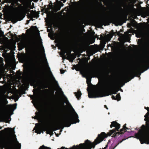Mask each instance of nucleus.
I'll use <instances>...</instances> for the list:
<instances>
[{
  "instance_id": "1a4fd4ad",
  "label": "nucleus",
  "mask_w": 149,
  "mask_h": 149,
  "mask_svg": "<svg viewBox=\"0 0 149 149\" xmlns=\"http://www.w3.org/2000/svg\"><path fill=\"white\" fill-rule=\"evenodd\" d=\"M65 102H63L61 103V106L63 107L61 108V111L58 112V115L60 116L61 115L63 114L64 113H65V111H64V110H63L64 109H65L66 108V106L65 105Z\"/></svg>"
},
{
  "instance_id": "de8ad7c7",
  "label": "nucleus",
  "mask_w": 149,
  "mask_h": 149,
  "mask_svg": "<svg viewBox=\"0 0 149 149\" xmlns=\"http://www.w3.org/2000/svg\"><path fill=\"white\" fill-rule=\"evenodd\" d=\"M66 0H62V1H63L64 2H65Z\"/></svg>"
},
{
  "instance_id": "9d476101",
  "label": "nucleus",
  "mask_w": 149,
  "mask_h": 149,
  "mask_svg": "<svg viewBox=\"0 0 149 149\" xmlns=\"http://www.w3.org/2000/svg\"><path fill=\"white\" fill-rule=\"evenodd\" d=\"M129 137H126V138L125 139H123L121 141H120L118 142V143L116 144L114 142H113L111 145V146L108 149H114L116 146H117L119 143H121L122 141L126 139H127Z\"/></svg>"
},
{
  "instance_id": "58836bf2",
  "label": "nucleus",
  "mask_w": 149,
  "mask_h": 149,
  "mask_svg": "<svg viewBox=\"0 0 149 149\" xmlns=\"http://www.w3.org/2000/svg\"><path fill=\"white\" fill-rule=\"evenodd\" d=\"M104 107L105 108L107 109H108V107H107V106L106 105H104Z\"/></svg>"
},
{
  "instance_id": "338daca9",
  "label": "nucleus",
  "mask_w": 149,
  "mask_h": 149,
  "mask_svg": "<svg viewBox=\"0 0 149 149\" xmlns=\"http://www.w3.org/2000/svg\"><path fill=\"white\" fill-rule=\"evenodd\" d=\"M125 84H123V85H124Z\"/></svg>"
},
{
  "instance_id": "4c0bfd02",
  "label": "nucleus",
  "mask_w": 149,
  "mask_h": 149,
  "mask_svg": "<svg viewBox=\"0 0 149 149\" xmlns=\"http://www.w3.org/2000/svg\"><path fill=\"white\" fill-rule=\"evenodd\" d=\"M0 33H1V36L3 35L4 33H3V31H1V32H0Z\"/></svg>"
},
{
  "instance_id": "603ef678",
  "label": "nucleus",
  "mask_w": 149,
  "mask_h": 149,
  "mask_svg": "<svg viewBox=\"0 0 149 149\" xmlns=\"http://www.w3.org/2000/svg\"><path fill=\"white\" fill-rule=\"evenodd\" d=\"M46 62H47V66H48V63H47V61H46Z\"/></svg>"
},
{
  "instance_id": "c03bdc74",
  "label": "nucleus",
  "mask_w": 149,
  "mask_h": 149,
  "mask_svg": "<svg viewBox=\"0 0 149 149\" xmlns=\"http://www.w3.org/2000/svg\"><path fill=\"white\" fill-rule=\"evenodd\" d=\"M53 77V79H54V80L56 81V82H57V81H56L55 80V79L54 77Z\"/></svg>"
},
{
  "instance_id": "f257e3e1",
  "label": "nucleus",
  "mask_w": 149,
  "mask_h": 149,
  "mask_svg": "<svg viewBox=\"0 0 149 149\" xmlns=\"http://www.w3.org/2000/svg\"><path fill=\"white\" fill-rule=\"evenodd\" d=\"M126 124H125L123 126L122 128L120 129V131H118V130L120 127V125L116 121H113L111 123V124L110 125V127L112 128V127H115V128L112 130L109 131V132H108L106 134L104 132H102V133H104L105 134L103 135H101L100 137V138L104 137L103 140L106 137H107L108 136H110L112 134V137L114 138H117V137L120 135L119 137L122 136H123V134L125 132H128V133L130 132H129L127 131V130H130V128H128L126 127Z\"/></svg>"
},
{
  "instance_id": "72a5a7b5",
  "label": "nucleus",
  "mask_w": 149,
  "mask_h": 149,
  "mask_svg": "<svg viewBox=\"0 0 149 149\" xmlns=\"http://www.w3.org/2000/svg\"><path fill=\"white\" fill-rule=\"evenodd\" d=\"M60 72L61 73V74H63L64 73V70H60Z\"/></svg>"
},
{
  "instance_id": "79ce46f5",
  "label": "nucleus",
  "mask_w": 149,
  "mask_h": 149,
  "mask_svg": "<svg viewBox=\"0 0 149 149\" xmlns=\"http://www.w3.org/2000/svg\"><path fill=\"white\" fill-rule=\"evenodd\" d=\"M40 43H41V44L42 46L43 47V45H42V41H41L40 42Z\"/></svg>"
},
{
  "instance_id": "680f3d73",
  "label": "nucleus",
  "mask_w": 149,
  "mask_h": 149,
  "mask_svg": "<svg viewBox=\"0 0 149 149\" xmlns=\"http://www.w3.org/2000/svg\"><path fill=\"white\" fill-rule=\"evenodd\" d=\"M4 127V125L2 127Z\"/></svg>"
},
{
  "instance_id": "3c124183",
  "label": "nucleus",
  "mask_w": 149,
  "mask_h": 149,
  "mask_svg": "<svg viewBox=\"0 0 149 149\" xmlns=\"http://www.w3.org/2000/svg\"><path fill=\"white\" fill-rule=\"evenodd\" d=\"M120 91H121L122 92L123 91V90L122 89H121Z\"/></svg>"
},
{
  "instance_id": "13d9d810",
  "label": "nucleus",
  "mask_w": 149,
  "mask_h": 149,
  "mask_svg": "<svg viewBox=\"0 0 149 149\" xmlns=\"http://www.w3.org/2000/svg\"><path fill=\"white\" fill-rule=\"evenodd\" d=\"M27 22H29V20H27Z\"/></svg>"
},
{
  "instance_id": "2eb2a0df",
  "label": "nucleus",
  "mask_w": 149,
  "mask_h": 149,
  "mask_svg": "<svg viewBox=\"0 0 149 149\" xmlns=\"http://www.w3.org/2000/svg\"><path fill=\"white\" fill-rule=\"evenodd\" d=\"M9 129H10L11 130H13V133L14 134L15 132L14 131V128L13 129L10 127H8L7 128H5L4 130H2L1 131H0V133H1V134H5L8 131V130Z\"/></svg>"
},
{
  "instance_id": "864d4df0",
  "label": "nucleus",
  "mask_w": 149,
  "mask_h": 149,
  "mask_svg": "<svg viewBox=\"0 0 149 149\" xmlns=\"http://www.w3.org/2000/svg\"><path fill=\"white\" fill-rule=\"evenodd\" d=\"M148 68H149V67H148V68H147V69L146 70H147Z\"/></svg>"
},
{
  "instance_id": "e2e57ef3",
  "label": "nucleus",
  "mask_w": 149,
  "mask_h": 149,
  "mask_svg": "<svg viewBox=\"0 0 149 149\" xmlns=\"http://www.w3.org/2000/svg\"><path fill=\"white\" fill-rule=\"evenodd\" d=\"M46 90L47 91L48 90V89H46Z\"/></svg>"
},
{
  "instance_id": "4468645a",
  "label": "nucleus",
  "mask_w": 149,
  "mask_h": 149,
  "mask_svg": "<svg viewBox=\"0 0 149 149\" xmlns=\"http://www.w3.org/2000/svg\"><path fill=\"white\" fill-rule=\"evenodd\" d=\"M93 74L94 72L92 70L85 71L84 72V74L86 77V78L87 79H88L87 78L88 77H90Z\"/></svg>"
},
{
  "instance_id": "6e6d98bb",
  "label": "nucleus",
  "mask_w": 149,
  "mask_h": 149,
  "mask_svg": "<svg viewBox=\"0 0 149 149\" xmlns=\"http://www.w3.org/2000/svg\"><path fill=\"white\" fill-rule=\"evenodd\" d=\"M91 81V78H90V81Z\"/></svg>"
},
{
  "instance_id": "09e8293b",
  "label": "nucleus",
  "mask_w": 149,
  "mask_h": 149,
  "mask_svg": "<svg viewBox=\"0 0 149 149\" xmlns=\"http://www.w3.org/2000/svg\"><path fill=\"white\" fill-rule=\"evenodd\" d=\"M48 66V68H49V70H50V68H49V66Z\"/></svg>"
},
{
  "instance_id": "39448f33",
  "label": "nucleus",
  "mask_w": 149,
  "mask_h": 149,
  "mask_svg": "<svg viewBox=\"0 0 149 149\" xmlns=\"http://www.w3.org/2000/svg\"><path fill=\"white\" fill-rule=\"evenodd\" d=\"M88 91V97L90 98H95L104 96H107L112 94H116L118 92L117 90L112 91L110 89V87H104L102 89V92L104 94V96H102L99 92L97 91H89L88 88H87Z\"/></svg>"
},
{
  "instance_id": "a878e982",
  "label": "nucleus",
  "mask_w": 149,
  "mask_h": 149,
  "mask_svg": "<svg viewBox=\"0 0 149 149\" xmlns=\"http://www.w3.org/2000/svg\"><path fill=\"white\" fill-rule=\"evenodd\" d=\"M63 120H64V118L63 119V120H62L61 122H60V123H58V126H59V128L58 129V128H57L56 127H55V128H54V130H58V129H62V128H61V126L60 125V123H62V122L63 121Z\"/></svg>"
},
{
  "instance_id": "0e129e2a",
  "label": "nucleus",
  "mask_w": 149,
  "mask_h": 149,
  "mask_svg": "<svg viewBox=\"0 0 149 149\" xmlns=\"http://www.w3.org/2000/svg\"><path fill=\"white\" fill-rule=\"evenodd\" d=\"M56 136H58V135H56Z\"/></svg>"
},
{
  "instance_id": "a19ab883",
  "label": "nucleus",
  "mask_w": 149,
  "mask_h": 149,
  "mask_svg": "<svg viewBox=\"0 0 149 149\" xmlns=\"http://www.w3.org/2000/svg\"><path fill=\"white\" fill-rule=\"evenodd\" d=\"M120 9L122 11H123V9L121 7H120Z\"/></svg>"
},
{
  "instance_id": "5fc2aeb1",
  "label": "nucleus",
  "mask_w": 149,
  "mask_h": 149,
  "mask_svg": "<svg viewBox=\"0 0 149 149\" xmlns=\"http://www.w3.org/2000/svg\"><path fill=\"white\" fill-rule=\"evenodd\" d=\"M24 46H23V47H22V49L24 48Z\"/></svg>"
},
{
  "instance_id": "20e7f679",
  "label": "nucleus",
  "mask_w": 149,
  "mask_h": 149,
  "mask_svg": "<svg viewBox=\"0 0 149 149\" xmlns=\"http://www.w3.org/2000/svg\"><path fill=\"white\" fill-rule=\"evenodd\" d=\"M134 137L139 139L141 144H149V131L144 125H142L138 132L135 134Z\"/></svg>"
},
{
  "instance_id": "bb28decb",
  "label": "nucleus",
  "mask_w": 149,
  "mask_h": 149,
  "mask_svg": "<svg viewBox=\"0 0 149 149\" xmlns=\"http://www.w3.org/2000/svg\"><path fill=\"white\" fill-rule=\"evenodd\" d=\"M61 7L59 5H57L56 6L55 9V11L57 12V11H58V10H60L61 9Z\"/></svg>"
},
{
  "instance_id": "ea45409f",
  "label": "nucleus",
  "mask_w": 149,
  "mask_h": 149,
  "mask_svg": "<svg viewBox=\"0 0 149 149\" xmlns=\"http://www.w3.org/2000/svg\"><path fill=\"white\" fill-rule=\"evenodd\" d=\"M128 27H129L130 28V23H129L128 24Z\"/></svg>"
},
{
  "instance_id": "473e14b6",
  "label": "nucleus",
  "mask_w": 149,
  "mask_h": 149,
  "mask_svg": "<svg viewBox=\"0 0 149 149\" xmlns=\"http://www.w3.org/2000/svg\"><path fill=\"white\" fill-rule=\"evenodd\" d=\"M47 6H48V7H49L50 8L52 7V6H53V5H52V2H51V3H49L48 5Z\"/></svg>"
},
{
  "instance_id": "b1692460",
  "label": "nucleus",
  "mask_w": 149,
  "mask_h": 149,
  "mask_svg": "<svg viewBox=\"0 0 149 149\" xmlns=\"http://www.w3.org/2000/svg\"><path fill=\"white\" fill-rule=\"evenodd\" d=\"M144 120L146 121V125L149 127V119L146 117H145Z\"/></svg>"
},
{
  "instance_id": "2f4dec72",
  "label": "nucleus",
  "mask_w": 149,
  "mask_h": 149,
  "mask_svg": "<svg viewBox=\"0 0 149 149\" xmlns=\"http://www.w3.org/2000/svg\"><path fill=\"white\" fill-rule=\"evenodd\" d=\"M58 5H59L61 7L63 6L64 4L62 2L59 1V4Z\"/></svg>"
},
{
  "instance_id": "4be33fe9",
  "label": "nucleus",
  "mask_w": 149,
  "mask_h": 149,
  "mask_svg": "<svg viewBox=\"0 0 149 149\" xmlns=\"http://www.w3.org/2000/svg\"><path fill=\"white\" fill-rule=\"evenodd\" d=\"M42 88H45L49 87V84L47 82L42 84Z\"/></svg>"
},
{
  "instance_id": "6ab92c4d",
  "label": "nucleus",
  "mask_w": 149,
  "mask_h": 149,
  "mask_svg": "<svg viewBox=\"0 0 149 149\" xmlns=\"http://www.w3.org/2000/svg\"><path fill=\"white\" fill-rule=\"evenodd\" d=\"M31 29H32L33 31H38V32H39V30H38V28H37L36 26H31V28L29 30H30Z\"/></svg>"
},
{
  "instance_id": "cd10ccee",
  "label": "nucleus",
  "mask_w": 149,
  "mask_h": 149,
  "mask_svg": "<svg viewBox=\"0 0 149 149\" xmlns=\"http://www.w3.org/2000/svg\"><path fill=\"white\" fill-rule=\"evenodd\" d=\"M48 148V147L45 146L44 145H42L39 148V149H47Z\"/></svg>"
},
{
  "instance_id": "774afa93",
  "label": "nucleus",
  "mask_w": 149,
  "mask_h": 149,
  "mask_svg": "<svg viewBox=\"0 0 149 149\" xmlns=\"http://www.w3.org/2000/svg\"><path fill=\"white\" fill-rule=\"evenodd\" d=\"M56 135H58L57 134H56Z\"/></svg>"
},
{
  "instance_id": "c85d7f7f",
  "label": "nucleus",
  "mask_w": 149,
  "mask_h": 149,
  "mask_svg": "<svg viewBox=\"0 0 149 149\" xmlns=\"http://www.w3.org/2000/svg\"><path fill=\"white\" fill-rule=\"evenodd\" d=\"M37 79H31V81L33 84H34L36 82Z\"/></svg>"
},
{
  "instance_id": "f704fd0d",
  "label": "nucleus",
  "mask_w": 149,
  "mask_h": 149,
  "mask_svg": "<svg viewBox=\"0 0 149 149\" xmlns=\"http://www.w3.org/2000/svg\"><path fill=\"white\" fill-rule=\"evenodd\" d=\"M111 98H112V99L113 100H116V97H115V96H114V95H112L111 96Z\"/></svg>"
},
{
  "instance_id": "412c9836",
  "label": "nucleus",
  "mask_w": 149,
  "mask_h": 149,
  "mask_svg": "<svg viewBox=\"0 0 149 149\" xmlns=\"http://www.w3.org/2000/svg\"><path fill=\"white\" fill-rule=\"evenodd\" d=\"M17 104L16 103L12 105L9 106V109L10 110H13L15 109L16 108Z\"/></svg>"
},
{
  "instance_id": "49530a36",
  "label": "nucleus",
  "mask_w": 149,
  "mask_h": 149,
  "mask_svg": "<svg viewBox=\"0 0 149 149\" xmlns=\"http://www.w3.org/2000/svg\"><path fill=\"white\" fill-rule=\"evenodd\" d=\"M2 128V127L0 126V130H1Z\"/></svg>"
},
{
  "instance_id": "f3484780",
  "label": "nucleus",
  "mask_w": 149,
  "mask_h": 149,
  "mask_svg": "<svg viewBox=\"0 0 149 149\" xmlns=\"http://www.w3.org/2000/svg\"><path fill=\"white\" fill-rule=\"evenodd\" d=\"M46 6H45V8L43 10H42V11L43 12V10H45V11L44 12V13H45L46 14H47V16H48V15H49V14H48V13L49 12V11L51 9V8H46Z\"/></svg>"
},
{
  "instance_id": "423d86ee",
  "label": "nucleus",
  "mask_w": 149,
  "mask_h": 149,
  "mask_svg": "<svg viewBox=\"0 0 149 149\" xmlns=\"http://www.w3.org/2000/svg\"><path fill=\"white\" fill-rule=\"evenodd\" d=\"M25 16V14L22 12L19 11L12 14L10 16V18L12 22L15 23L18 21H20L23 19Z\"/></svg>"
},
{
  "instance_id": "f03ea898",
  "label": "nucleus",
  "mask_w": 149,
  "mask_h": 149,
  "mask_svg": "<svg viewBox=\"0 0 149 149\" xmlns=\"http://www.w3.org/2000/svg\"><path fill=\"white\" fill-rule=\"evenodd\" d=\"M65 100L67 106L72 109L73 113L72 116L67 115V116L64 117L63 121L60 124V125L61 126V128L62 129H63L64 127H69L72 124H75L77 123H79V121L78 119L79 117L78 114L66 97H65Z\"/></svg>"
},
{
  "instance_id": "ddd939ff",
  "label": "nucleus",
  "mask_w": 149,
  "mask_h": 149,
  "mask_svg": "<svg viewBox=\"0 0 149 149\" xmlns=\"http://www.w3.org/2000/svg\"><path fill=\"white\" fill-rule=\"evenodd\" d=\"M10 117L7 116L5 114L1 116V121L8 123V119Z\"/></svg>"
},
{
  "instance_id": "7c9ffc66",
  "label": "nucleus",
  "mask_w": 149,
  "mask_h": 149,
  "mask_svg": "<svg viewBox=\"0 0 149 149\" xmlns=\"http://www.w3.org/2000/svg\"><path fill=\"white\" fill-rule=\"evenodd\" d=\"M33 45L34 47H36L37 46V44L36 41H34L33 42Z\"/></svg>"
},
{
  "instance_id": "052dcab7",
  "label": "nucleus",
  "mask_w": 149,
  "mask_h": 149,
  "mask_svg": "<svg viewBox=\"0 0 149 149\" xmlns=\"http://www.w3.org/2000/svg\"><path fill=\"white\" fill-rule=\"evenodd\" d=\"M84 31H85V30L84 29Z\"/></svg>"
},
{
  "instance_id": "5701e85b",
  "label": "nucleus",
  "mask_w": 149,
  "mask_h": 149,
  "mask_svg": "<svg viewBox=\"0 0 149 149\" xmlns=\"http://www.w3.org/2000/svg\"><path fill=\"white\" fill-rule=\"evenodd\" d=\"M97 73L98 74L100 75L104 74L105 73L108 74V71L106 70H104L102 71L97 72Z\"/></svg>"
},
{
  "instance_id": "e433bc0d",
  "label": "nucleus",
  "mask_w": 149,
  "mask_h": 149,
  "mask_svg": "<svg viewBox=\"0 0 149 149\" xmlns=\"http://www.w3.org/2000/svg\"><path fill=\"white\" fill-rule=\"evenodd\" d=\"M108 146V144H107L106 145V146L104 148H103V149H106Z\"/></svg>"
},
{
  "instance_id": "6e6552de",
  "label": "nucleus",
  "mask_w": 149,
  "mask_h": 149,
  "mask_svg": "<svg viewBox=\"0 0 149 149\" xmlns=\"http://www.w3.org/2000/svg\"><path fill=\"white\" fill-rule=\"evenodd\" d=\"M36 126L38 125V129L41 131H45L49 130V127L48 125H42L38 123L36 124Z\"/></svg>"
},
{
  "instance_id": "4d7b16f0",
  "label": "nucleus",
  "mask_w": 149,
  "mask_h": 149,
  "mask_svg": "<svg viewBox=\"0 0 149 149\" xmlns=\"http://www.w3.org/2000/svg\"><path fill=\"white\" fill-rule=\"evenodd\" d=\"M76 69V70L78 71V70H77L76 69Z\"/></svg>"
},
{
  "instance_id": "a18cd8bd",
  "label": "nucleus",
  "mask_w": 149,
  "mask_h": 149,
  "mask_svg": "<svg viewBox=\"0 0 149 149\" xmlns=\"http://www.w3.org/2000/svg\"><path fill=\"white\" fill-rule=\"evenodd\" d=\"M64 11V10H62L61 11V13L63 12V11Z\"/></svg>"
},
{
  "instance_id": "9b49d317",
  "label": "nucleus",
  "mask_w": 149,
  "mask_h": 149,
  "mask_svg": "<svg viewBox=\"0 0 149 149\" xmlns=\"http://www.w3.org/2000/svg\"><path fill=\"white\" fill-rule=\"evenodd\" d=\"M31 16L33 18H38L39 17V13L36 10L33 11L32 10L31 11Z\"/></svg>"
},
{
  "instance_id": "0eeeda50",
  "label": "nucleus",
  "mask_w": 149,
  "mask_h": 149,
  "mask_svg": "<svg viewBox=\"0 0 149 149\" xmlns=\"http://www.w3.org/2000/svg\"><path fill=\"white\" fill-rule=\"evenodd\" d=\"M146 70H145L142 71V72H140L139 68H137L136 69L133 70L132 71V72H131L130 73V79L126 82H128L129 81H130L131 79L134 78L135 76L138 77H139L140 75L141 74V73L143 72Z\"/></svg>"
},
{
  "instance_id": "69168bd1",
  "label": "nucleus",
  "mask_w": 149,
  "mask_h": 149,
  "mask_svg": "<svg viewBox=\"0 0 149 149\" xmlns=\"http://www.w3.org/2000/svg\"><path fill=\"white\" fill-rule=\"evenodd\" d=\"M39 134H40V132H39Z\"/></svg>"
},
{
  "instance_id": "a211bd4d",
  "label": "nucleus",
  "mask_w": 149,
  "mask_h": 149,
  "mask_svg": "<svg viewBox=\"0 0 149 149\" xmlns=\"http://www.w3.org/2000/svg\"><path fill=\"white\" fill-rule=\"evenodd\" d=\"M36 116L33 118L35 119H38L40 118V113L39 112H36L35 113Z\"/></svg>"
},
{
  "instance_id": "f8f14e48",
  "label": "nucleus",
  "mask_w": 149,
  "mask_h": 149,
  "mask_svg": "<svg viewBox=\"0 0 149 149\" xmlns=\"http://www.w3.org/2000/svg\"><path fill=\"white\" fill-rule=\"evenodd\" d=\"M6 145L11 149L14 148V143L12 140H9L6 142Z\"/></svg>"
},
{
  "instance_id": "c9c22d12",
  "label": "nucleus",
  "mask_w": 149,
  "mask_h": 149,
  "mask_svg": "<svg viewBox=\"0 0 149 149\" xmlns=\"http://www.w3.org/2000/svg\"><path fill=\"white\" fill-rule=\"evenodd\" d=\"M145 109L147 110L149 112V107H145Z\"/></svg>"
},
{
  "instance_id": "37998d69",
  "label": "nucleus",
  "mask_w": 149,
  "mask_h": 149,
  "mask_svg": "<svg viewBox=\"0 0 149 149\" xmlns=\"http://www.w3.org/2000/svg\"><path fill=\"white\" fill-rule=\"evenodd\" d=\"M106 20H107V19H103V20L104 22H105L106 21Z\"/></svg>"
},
{
  "instance_id": "393cba45",
  "label": "nucleus",
  "mask_w": 149,
  "mask_h": 149,
  "mask_svg": "<svg viewBox=\"0 0 149 149\" xmlns=\"http://www.w3.org/2000/svg\"><path fill=\"white\" fill-rule=\"evenodd\" d=\"M120 99L121 97L120 93L117 94L116 97V100H117V101H119L120 100Z\"/></svg>"
},
{
  "instance_id": "8fccbe9b",
  "label": "nucleus",
  "mask_w": 149,
  "mask_h": 149,
  "mask_svg": "<svg viewBox=\"0 0 149 149\" xmlns=\"http://www.w3.org/2000/svg\"><path fill=\"white\" fill-rule=\"evenodd\" d=\"M15 36H16V37L17 38V35H16V34H15Z\"/></svg>"
},
{
  "instance_id": "c756f323",
  "label": "nucleus",
  "mask_w": 149,
  "mask_h": 149,
  "mask_svg": "<svg viewBox=\"0 0 149 149\" xmlns=\"http://www.w3.org/2000/svg\"><path fill=\"white\" fill-rule=\"evenodd\" d=\"M110 36L112 37L113 35H115V33L112 30L111 31V33H110Z\"/></svg>"
},
{
  "instance_id": "dca6fc26",
  "label": "nucleus",
  "mask_w": 149,
  "mask_h": 149,
  "mask_svg": "<svg viewBox=\"0 0 149 149\" xmlns=\"http://www.w3.org/2000/svg\"><path fill=\"white\" fill-rule=\"evenodd\" d=\"M74 94L76 96V98L78 100H79L81 98V93L80 91H78L77 92H75Z\"/></svg>"
},
{
  "instance_id": "aec40b11",
  "label": "nucleus",
  "mask_w": 149,
  "mask_h": 149,
  "mask_svg": "<svg viewBox=\"0 0 149 149\" xmlns=\"http://www.w3.org/2000/svg\"><path fill=\"white\" fill-rule=\"evenodd\" d=\"M69 56L70 58L69 61L70 62H72L73 61L74 59L75 58V57H74V54H72L70 52L69 53Z\"/></svg>"
},
{
  "instance_id": "bf43d9fd",
  "label": "nucleus",
  "mask_w": 149,
  "mask_h": 149,
  "mask_svg": "<svg viewBox=\"0 0 149 149\" xmlns=\"http://www.w3.org/2000/svg\"><path fill=\"white\" fill-rule=\"evenodd\" d=\"M19 144V145H20V147H21V144Z\"/></svg>"
},
{
  "instance_id": "7ed1b4c3",
  "label": "nucleus",
  "mask_w": 149,
  "mask_h": 149,
  "mask_svg": "<svg viewBox=\"0 0 149 149\" xmlns=\"http://www.w3.org/2000/svg\"><path fill=\"white\" fill-rule=\"evenodd\" d=\"M104 133H101L99 134L97 137L95 139L94 142L92 143L87 139L85 141L84 143H80L79 146L74 145L70 149H91L92 148H94L95 145L100 143L102 141L104 137L100 138L101 135H105Z\"/></svg>"
}]
</instances>
